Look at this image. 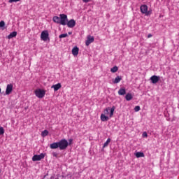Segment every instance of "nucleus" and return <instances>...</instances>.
I'll return each instance as SVG.
<instances>
[{
    "mask_svg": "<svg viewBox=\"0 0 179 179\" xmlns=\"http://www.w3.org/2000/svg\"><path fill=\"white\" fill-rule=\"evenodd\" d=\"M57 144L61 150H66L69 146V143L66 139H62L59 142H57Z\"/></svg>",
    "mask_w": 179,
    "mask_h": 179,
    "instance_id": "nucleus-1",
    "label": "nucleus"
},
{
    "mask_svg": "<svg viewBox=\"0 0 179 179\" xmlns=\"http://www.w3.org/2000/svg\"><path fill=\"white\" fill-rule=\"evenodd\" d=\"M115 110V106H112L110 108V107H108L103 110V115H109V117H113L114 111ZM109 110H110V113H109Z\"/></svg>",
    "mask_w": 179,
    "mask_h": 179,
    "instance_id": "nucleus-2",
    "label": "nucleus"
},
{
    "mask_svg": "<svg viewBox=\"0 0 179 179\" xmlns=\"http://www.w3.org/2000/svg\"><path fill=\"white\" fill-rule=\"evenodd\" d=\"M46 94V92L44 90L38 89L35 90V95L38 99H42Z\"/></svg>",
    "mask_w": 179,
    "mask_h": 179,
    "instance_id": "nucleus-3",
    "label": "nucleus"
},
{
    "mask_svg": "<svg viewBox=\"0 0 179 179\" xmlns=\"http://www.w3.org/2000/svg\"><path fill=\"white\" fill-rule=\"evenodd\" d=\"M60 24L62 25H66V22L68 21V17L65 14H60Z\"/></svg>",
    "mask_w": 179,
    "mask_h": 179,
    "instance_id": "nucleus-4",
    "label": "nucleus"
},
{
    "mask_svg": "<svg viewBox=\"0 0 179 179\" xmlns=\"http://www.w3.org/2000/svg\"><path fill=\"white\" fill-rule=\"evenodd\" d=\"M44 157H45V154L41 153L39 155H34L32 157V160L33 162H38L44 159Z\"/></svg>",
    "mask_w": 179,
    "mask_h": 179,
    "instance_id": "nucleus-5",
    "label": "nucleus"
},
{
    "mask_svg": "<svg viewBox=\"0 0 179 179\" xmlns=\"http://www.w3.org/2000/svg\"><path fill=\"white\" fill-rule=\"evenodd\" d=\"M41 38L43 41H47L49 40V34L48 31H43L41 34Z\"/></svg>",
    "mask_w": 179,
    "mask_h": 179,
    "instance_id": "nucleus-6",
    "label": "nucleus"
},
{
    "mask_svg": "<svg viewBox=\"0 0 179 179\" xmlns=\"http://www.w3.org/2000/svg\"><path fill=\"white\" fill-rule=\"evenodd\" d=\"M148 6L145 4L140 6V11H141V13L143 14H145V15H149V13L148 12Z\"/></svg>",
    "mask_w": 179,
    "mask_h": 179,
    "instance_id": "nucleus-7",
    "label": "nucleus"
},
{
    "mask_svg": "<svg viewBox=\"0 0 179 179\" xmlns=\"http://www.w3.org/2000/svg\"><path fill=\"white\" fill-rule=\"evenodd\" d=\"M13 84H8L7 88H6L5 94L6 95H10L13 92Z\"/></svg>",
    "mask_w": 179,
    "mask_h": 179,
    "instance_id": "nucleus-8",
    "label": "nucleus"
},
{
    "mask_svg": "<svg viewBox=\"0 0 179 179\" xmlns=\"http://www.w3.org/2000/svg\"><path fill=\"white\" fill-rule=\"evenodd\" d=\"M94 37L91 35H88L87 38V41L85 42L86 46H89L90 43H94Z\"/></svg>",
    "mask_w": 179,
    "mask_h": 179,
    "instance_id": "nucleus-9",
    "label": "nucleus"
},
{
    "mask_svg": "<svg viewBox=\"0 0 179 179\" xmlns=\"http://www.w3.org/2000/svg\"><path fill=\"white\" fill-rule=\"evenodd\" d=\"M150 80H151L153 84L157 83L160 80V77L157 76H152Z\"/></svg>",
    "mask_w": 179,
    "mask_h": 179,
    "instance_id": "nucleus-10",
    "label": "nucleus"
},
{
    "mask_svg": "<svg viewBox=\"0 0 179 179\" xmlns=\"http://www.w3.org/2000/svg\"><path fill=\"white\" fill-rule=\"evenodd\" d=\"M66 24L69 28H73L76 25V21L74 20H71L70 21L67 22Z\"/></svg>",
    "mask_w": 179,
    "mask_h": 179,
    "instance_id": "nucleus-11",
    "label": "nucleus"
},
{
    "mask_svg": "<svg viewBox=\"0 0 179 179\" xmlns=\"http://www.w3.org/2000/svg\"><path fill=\"white\" fill-rule=\"evenodd\" d=\"M51 88L54 89L55 92H57L60 88H62V84L57 83L52 85Z\"/></svg>",
    "mask_w": 179,
    "mask_h": 179,
    "instance_id": "nucleus-12",
    "label": "nucleus"
},
{
    "mask_svg": "<svg viewBox=\"0 0 179 179\" xmlns=\"http://www.w3.org/2000/svg\"><path fill=\"white\" fill-rule=\"evenodd\" d=\"M79 48L78 47H74L72 48V55L76 56L78 55Z\"/></svg>",
    "mask_w": 179,
    "mask_h": 179,
    "instance_id": "nucleus-13",
    "label": "nucleus"
},
{
    "mask_svg": "<svg viewBox=\"0 0 179 179\" xmlns=\"http://www.w3.org/2000/svg\"><path fill=\"white\" fill-rule=\"evenodd\" d=\"M122 78V76H117L114 80H113V84H118L121 82Z\"/></svg>",
    "mask_w": 179,
    "mask_h": 179,
    "instance_id": "nucleus-14",
    "label": "nucleus"
},
{
    "mask_svg": "<svg viewBox=\"0 0 179 179\" xmlns=\"http://www.w3.org/2000/svg\"><path fill=\"white\" fill-rule=\"evenodd\" d=\"M101 120L102 122H107L109 120V117L108 116H106V115L104 114H101Z\"/></svg>",
    "mask_w": 179,
    "mask_h": 179,
    "instance_id": "nucleus-15",
    "label": "nucleus"
},
{
    "mask_svg": "<svg viewBox=\"0 0 179 179\" xmlns=\"http://www.w3.org/2000/svg\"><path fill=\"white\" fill-rule=\"evenodd\" d=\"M125 94H126V90H125V88H120V90H118V95L124 96Z\"/></svg>",
    "mask_w": 179,
    "mask_h": 179,
    "instance_id": "nucleus-16",
    "label": "nucleus"
},
{
    "mask_svg": "<svg viewBox=\"0 0 179 179\" xmlns=\"http://www.w3.org/2000/svg\"><path fill=\"white\" fill-rule=\"evenodd\" d=\"M50 148L51 150L57 149L59 148L58 143H51L50 145Z\"/></svg>",
    "mask_w": 179,
    "mask_h": 179,
    "instance_id": "nucleus-17",
    "label": "nucleus"
},
{
    "mask_svg": "<svg viewBox=\"0 0 179 179\" xmlns=\"http://www.w3.org/2000/svg\"><path fill=\"white\" fill-rule=\"evenodd\" d=\"M17 31H13L11 34H10L8 36V39H11L13 37H16L17 36Z\"/></svg>",
    "mask_w": 179,
    "mask_h": 179,
    "instance_id": "nucleus-18",
    "label": "nucleus"
},
{
    "mask_svg": "<svg viewBox=\"0 0 179 179\" xmlns=\"http://www.w3.org/2000/svg\"><path fill=\"white\" fill-rule=\"evenodd\" d=\"M136 157L137 158L145 157V154H143V152H137L136 153Z\"/></svg>",
    "mask_w": 179,
    "mask_h": 179,
    "instance_id": "nucleus-19",
    "label": "nucleus"
},
{
    "mask_svg": "<svg viewBox=\"0 0 179 179\" xmlns=\"http://www.w3.org/2000/svg\"><path fill=\"white\" fill-rule=\"evenodd\" d=\"M125 99L127 101H131L132 99H134V97L132 96V94L131 93H127Z\"/></svg>",
    "mask_w": 179,
    "mask_h": 179,
    "instance_id": "nucleus-20",
    "label": "nucleus"
},
{
    "mask_svg": "<svg viewBox=\"0 0 179 179\" xmlns=\"http://www.w3.org/2000/svg\"><path fill=\"white\" fill-rule=\"evenodd\" d=\"M53 21L55 23L59 24H60V17H53Z\"/></svg>",
    "mask_w": 179,
    "mask_h": 179,
    "instance_id": "nucleus-21",
    "label": "nucleus"
},
{
    "mask_svg": "<svg viewBox=\"0 0 179 179\" xmlns=\"http://www.w3.org/2000/svg\"><path fill=\"white\" fill-rule=\"evenodd\" d=\"M118 70H119L118 66H115L113 68H111L110 71L112 73H115L117 71H118Z\"/></svg>",
    "mask_w": 179,
    "mask_h": 179,
    "instance_id": "nucleus-22",
    "label": "nucleus"
},
{
    "mask_svg": "<svg viewBox=\"0 0 179 179\" xmlns=\"http://www.w3.org/2000/svg\"><path fill=\"white\" fill-rule=\"evenodd\" d=\"M110 141H111V139L110 138H108L106 142L105 143H103V148H105L107 146H108V145L110 143Z\"/></svg>",
    "mask_w": 179,
    "mask_h": 179,
    "instance_id": "nucleus-23",
    "label": "nucleus"
},
{
    "mask_svg": "<svg viewBox=\"0 0 179 179\" xmlns=\"http://www.w3.org/2000/svg\"><path fill=\"white\" fill-rule=\"evenodd\" d=\"M48 135V131L47 129L44 130L43 132H41V136L45 137Z\"/></svg>",
    "mask_w": 179,
    "mask_h": 179,
    "instance_id": "nucleus-24",
    "label": "nucleus"
},
{
    "mask_svg": "<svg viewBox=\"0 0 179 179\" xmlns=\"http://www.w3.org/2000/svg\"><path fill=\"white\" fill-rule=\"evenodd\" d=\"M68 37V34H61L59 36V38H66Z\"/></svg>",
    "mask_w": 179,
    "mask_h": 179,
    "instance_id": "nucleus-25",
    "label": "nucleus"
},
{
    "mask_svg": "<svg viewBox=\"0 0 179 179\" xmlns=\"http://www.w3.org/2000/svg\"><path fill=\"white\" fill-rule=\"evenodd\" d=\"M5 133V129L3 127H0V136L3 135Z\"/></svg>",
    "mask_w": 179,
    "mask_h": 179,
    "instance_id": "nucleus-26",
    "label": "nucleus"
},
{
    "mask_svg": "<svg viewBox=\"0 0 179 179\" xmlns=\"http://www.w3.org/2000/svg\"><path fill=\"white\" fill-rule=\"evenodd\" d=\"M5 22L4 21H0V28H2L5 27Z\"/></svg>",
    "mask_w": 179,
    "mask_h": 179,
    "instance_id": "nucleus-27",
    "label": "nucleus"
},
{
    "mask_svg": "<svg viewBox=\"0 0 179 179\" xmlns=\"http://www.w3.org/2000/svg\"><path fill=\"white\" fill-rule=\"evenodd\" d=\"M141 110V107L140 106H136L134 107V111L136 112H139Z\"/></svg>",
    "mask_w": 179,
    "mask_h": 179,
    "instance_id": "nucleus-28",
    "label": "nucleus"
},
{
    "mask_svg": "<svg viewBox=\"0 0 179 179\" xmlns=\"http://www.w3.org/2000/svg\"><path fill=\"white\" fill-rule=\"evenodd\" d=\"M21 0H9L8 2L9 3H13V2H19Z\"/></svg>",
    "mask_w": 179,
    "mask_h": 179,
    "instance_id": "nucleus-29",
    "label": "nucleus"
},
{
    "mask_svg": "<svg viewBox=\"0 0 179 179\" xmlns=\"http://www.w3.org/2000/svg\"><path fill=\"white\" fill-rule=\"evenodd\" d=\"M143 138H147V137H148V134H147L146 132H143Z\"/></svg>",
    "mask_w": 179,
    "mask_h": 179,
    "instance_id": "nucleus-30",
    "label": "nucleus"
},
{
    "mask_svg": "<svg viewBox=\"0 0 179 179\" xmlns=\"http://www.w3.org/2000/svg\"><path fill=\"white\" fill-rule=\"evenodd\" d=\"M55 157H57V155H58V154L57 153V152H53L52 154Z\"/></svg>",
    "mask_w": 179,
    "mask_h": 179,
    "instance_id": "nucleus-31",
    "label": "nucleus"
},
{
    "mask_svg": "<svg viewBox=\"0 0 179 179\" xmlns=\"http://www.w3.org/2000/svg\"><path fill=\"white\" fill-rule=\"evenodd\" d=\"M90 1V0H83V2H84V3H88Z\"/></svg>",
    "mask_w": 179,
    "mask_h": 179,
    "instance_id": "nucleus-32",
    "label": "nucleus"
},
{
    "mask_svg": "<svg viewBox=\"0 0 179 179\" xmlns=\"http://www.w3.org/2000/svg\"><path fill=\"white\" fill-rule=\"evenodd\" d=\"M151 37H152V34H148V38H151Z\"/></svg>",
    "mask_w": 179,
    "mask_h": 179,
    "instance_id": "nucleus-33",
    "label": "nucleus"
},
{
    "mask_svg": "<svg viewBox=\"0 0 179 179\" xmlns=\"http://www.w3.org/2000/svg\"><path fill=\"white\" fill-rule=\"evenodd\" d=\"M69 35L72 34V32H69Z\"/></svg>",
    "mask_w": 179,
    "mask_h": 179,
    "instance_id": "nucleus-34",
    "label": "nucleus"
},
{
    "mask_svg": "<svg viewBox=\"0 0 179 179\" xmlns=\"http://www.w3.org/2000/svg\"><path fill=\"white\" fill-rule=\"evenodd\" d=\"M1 92V88H0V93Z\"/></svg>",
    "mask_w": 179,
    "mask_h": 179,
    "instance_id": "nucleus-35",
    "label": "nucleus"
},
{
    "mask_svg": "<svg viewBox=\"0 0 179 179\" xmlns=\"http://www.w3.org/2000/svg\"><path fill=\"white\" fill-rule=\"evenodd\" d=\"M178 75H179V71H178Z\"/></svg>",
    "mask_w": 179,
    "mask_h": 179,
    "instance_id": "nucleus-36",
    "label": "nucleus"
}]
</instances>
